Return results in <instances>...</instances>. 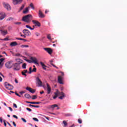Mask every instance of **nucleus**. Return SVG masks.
I'll use <instances>...</instances> for the list:
<instances>
[{"label":"nucleus","instance_id":"nucleus-12","mask_svg":"<svg viewBox=\"0 0 127 127\" xmlns=\"http://www.w3.org/2000/svg\"><path fill=\"white\" fill-rule=\"evenodd\" d=\"M3 6L5 7V8H6L7 10H10L11 9V8L10 7V5L8 4H6L5 3H3Z\"/></svg>","mask_w":127,"mask_h":127},{"label":"nucleus","instance_id":"nucleus-61","mask_svg":"<svg viewBox=\"0 0 127 127\" xmlns=\"http://www.w3.org/2000/svg\"><path fill=\"white\" fill-rule=\"evenodd\" d=\"M35 34H36V36H39V35H40L39 33H38V32L36 33Z\"/></svg>","mask_w":127,"mask_h":127},{"label":"nucleus","instance_id":"nucleus-36","mask_svg":"<svg viewBox=\"0 0 127 127\" xmlns=\"http://www.w3.org/2000/svg\"><path fill=\"white\" fill-rule=\"evenodd\" d=\"M21 120H22V121L23 122V123H26V120H25V119H24L23 118H21Z\"/></svg>","mask_w":127,"mask_h":127},{"label":"nucleus","instance_id":"nucleus-14","mask_svg":"<svg viewBox=\"0 0 127 127\" xmlns=\"http://www.w3.org/2000/svg\"><path fill=\"white\" fill-rule=\"evenodd\" d=\"M47 94H50V93H51V87L48 83H47Z\"/></svg>","mask_w":127,"mask_h":127},{"label":"nucleus","instance_id":"nucleus-41","mask_svg":"<svg viewBox=\"0 0 127 127\" xmlns=\"http://www.w3.org/2000/svg\"><path fill=\"white\" fill-rule=\"evenodd\" d=\"M33 121H35V122H39V120L37 119V118H33Z\"/></svg>","mask_w":127,"mask_h":127},{"label":"nucleus","instance_id":"nucleus-8","mask_svg":"<svg viewBox=\"0 0 127 127\" xmlns=\"http://www.w3.org/2000/svg\"><path fill=\"white\" fill-rule=\"evenodd\" d=\"M44 49L49 53V54H52V52H53V51L52 50V49L50 48H44Z\"/></svg>","mask_w":127,"mask_h":127},{"label":"nucleus","instance_id":"nucleus-48","mask_svg":"<svg viewBox=\"0 0 127 127\" xmlns=\"http://www.w3.org/2000/svg\"><path fill=\"white\" fill-rule=\"evenodd\" d=\"M24 93H25V92H24V91H20L19 92V94H20L21 95H23V94H24Z\"/></svg>","mask_w":127,"mask_h":127},{"label":"nucleus","instance_id":"nucleus-39","mask_svg":"<svg viewBox=\"0 0 127 127\" xmlns=\"http://www.w3.org/2000/svg\"><path fill=\"white\" fill-rule=\"evenodd\" d=\"M71 116H72V115L70 113L65 114V117H71Z\"/></svg>","mask_w":127,"mask_h":127},{"label":"nucleus","instance_id":"nucleus-45","mask_svg":"<svg viewBox=\"0 0 127 127\" xmlns=\"http://www.w3.org/2000/svg\"><path fill=\"white\" fill-rule=\"evenodd\" d=\"M33 108H40V106L38 105H33Z\"/></svg>","mask_w":127,"mask_h":127},{"label":"nucleus","instance_id":"nucleus-3","mask_svg":"<svg viewBox=\"0 0 127 127\" xmlns=\"http://www.w3.org/2000/svg\"><path fill=\"white\" fill-rule=\"evenodd\" d=\"M4 86L7 89V90H12L13 89V86L11 84L8 83L7 82H5Z\"/></svg>","mask_w":127,"mask_h":127},{"label":"nucleus","instance_id":"nucleus-22","mask_svg":"<svg viewBox=\"0 0 127 127\" xmlns=\"http://www.w3.org/2000/svg\"><path fill=\"white\" fill-rule=\"evenodd\" d=\"M15 60L17 62L18 64H19V65L22 63V60H20V59H17Z\"/></svg>","mask_w":127,"mask_h":127},{"label":"nucleus","instance_id":"nucleus-26","mask_svg":"<svg viewBox=\"0 0 127 127\" xmlns=\"http://www.w3.org/2000/svg\"><path fill=\"white\" fill-rule=\"evenodd\" d=\"M20 47L21 48H24V47L26 48H27L29 47V46L27 45H22L20 46Z\"/></svg>","mask_w":127,"mask_h":127},{"label":"nucleus","instance_id":"nucleus-35","mask_svg":"<svg viewBox=\"0 0 127 127\" xmlns=\"http://www.w3.org/2000/svg\"><path fill=\"white\" fill-rule=\"evenodd\" d=\"M32 68L31 67H29V74H31V73H32Z\"/></svg>","mask_w":127,"mask_h":127},{"label":"nucleus","instance_id":"nucleus-23","mask_svg":"<svg viewBox=\"0 0 127 127\" xmlns=\"http://www.w3.org/2000/svg\"><path fill=\"white\" fill-rule=\"evenodd\" d=\"M59 94H60V91L58 90H57V91L54 93L55 96H56L57 97H58Z\"/></svg>","mask_w":127,"mask_h":127},{"label":"nucleus","instance_id":"nucleus-21","mask_svg":"<svg viewBox=\"0 0 127 127\" xmlns=\"http://www.w3.org/2000/svg\"><path fill=\"white\" fill-rule=\"evenodd\" d=\"M24 97L26 98V99H31V98H32L31 96H30V95L28 93L25 94Z\"/></svg>","mask_w":127,"mask_h":127},{"label":"nucleus","instance_id":"nucleus-5","mask_svg":"<svg viewBox=\"0 0 127 127\" xmlns=\"http://www.w3.org/2000/svg\"><path fill=\"white\" fill-rule=\"evenodd\" d=\"M36 83L38 84V87H42V81L39 78V77H37L36 78Z\"/></svg>","mask_w":127,"mask_h":127},{"label":"nucleus","instance_id":"nucleus-54","mask_svg":"<svg viewBox=\"0 0 127 127\" xmlns=\"http://www.w3.org/2000/svg\"><path fill=\"white\" fill-rule=\"evenodd\" d=\"M16 39H17V40H23L21 38H16Z\"/></svg>","mask_w":127,"mask_h":127},{"label":"nucleus","instance_id":"nucleus-32","mask_svg":"<svg viewBox=\"0 0 127 127\" xmlns=\"http://www.w3.org/2000/svg\"><path fill=\"white\" fill-rule=\"evenodd\" d=\"M64 97H65V95H62L59 97V99H60V100H63Z\"/></svg>","mask_w":127,"mask_h":127},{"label":"nucleus","instance_id":"nucleus-49","mask_svg":"<svg viewBox=\"0 0 127 127\" xmlns=\"http://www.w3.org/2000/svg\"><path fill=\"white\" fill-rule=\"evenodd\" d=\"M12 117H13V118L16 119V120H17V119H18V117H17V116H16V115H13Z\"/></svg>","mask_w":127,"mask_h":127},{"label":"nucleus","instance_id":"nucleus-13","mask_svg":"<svg viewBox=\"0 0 127 127\" xmlns=\"http://www.w3.org/2000/svg\"><path fill=\"white\" fill-rule=\"evenodd\" d=\"M26 90H27V91H29V92H30V93H31L32 94H34V93H35V90L29 87H27L26 88Z\"/></svg>","mask_w":127,"mask_h":127},{"label":"nucleus","instance_id":"nucleus-9","mask_svg":"<svg viewBox=\"0 0 127 127\" xmlns=\"http://www.w3.org/2000/svg\"><path fill=\"white\" fill-rule=\"evenodd\" d=\"M23 0H13V3L15 5L16 4H20L22 2Z\"/></svg>","mask_w":127,"mask_h":127},{"label":"nucleus","instance_id":"nucleus-33","mask_svg":"<svg viewBox=\"0 0 127 127\" xmlns=\"http://www.w3.org/2000/svg\"><path fill=\"white\" fill-rule=\"evenodd\" d=\"M21 74L22 75H23V76H25V77H26V76H27V75H26V73H25L23 71L21 72Z\"/></svg>","mask_w":127,"mask_h":127},{"label":"nucleus","instance_id":"nucleus-7","mask_svg":"<svg viewBox=\"0 0 127 127\" xmlns=\"http://www.w3.org/2000/svg\"><path fill=\"white\" fill-rule=\"evenodd\" d=\"M32 22L35 24V26H38V27H40V26H41V24L38 21L33 20L32 21Z\"/></svg>","mask_w":127,"mask_h":127},{"label":"nucleus","instance_id":"nucleus-6","mask_svg":"<svg viewBox=\"0 0 127 127\" xmlns=\"http://www.w3.org/2000/svg\"><path fill=\"white\" fill-rule=\"evenodd\" d=\"M23 33L25 34L26 36H30V35H31L30 31L26 29L23 30Z\"/></svg>","mask_w":127,"mask_h":127},{"label":"nucleus","instance_id":"nucleus-51","mask_svg":"<svg viewBox=\"0 0 127 127\" xmlns=\"http://www.w3.org/2000/svg\"><path fill=\"white\" fill-rule=\"evenodd\" d=\"M15 94L16 96H18V97H19L20 98V97H21V96L19 95V94H18V93H17V92H15Z\"/></svg>","mask_w":127,"mask_h":127},{"label":"nucleus","instance_id":"nucleus-50","mask_svg":"<svg viewBox=\"0 0 127 127\" xmlns=\"http://www.w3.org/2000/svg\"><path fill=\"white\" fill-rule=\"evenodd\" d=\"M78 122L79 124H82V120L78 119Z\"/></svg>","mask_w":127,"mask_h":127},{"label":"nucleus","instance_id":"nucleus-24","mask_svg":"<svg viewBox=\"0 0 127 127\" xmlns=\"http://www.w3.org/2000/svg\"><path fill=\"white\" fill-rule=\"evenodd\" d=\"M59 94H60V91L58 90H57V91L54 93L55 96H56L57 97H58Z\"/></svg>","mask_w":127,"mask_h":127},{"label":"nucleus","instance_id":"nucleus-25","mask_svg":"<svg viewBox=\"0 0 127 127\" xmlns=\"http://www.w3.org/2000/svg\"><path fill=\"white\" fill-rule=\"evenodd\" d=\"M14 18L12 17H9L7 19L6 21H11L12 20H13Z\"/></svg>","mask_w":127,"mask_h":127},{"label":"nucleus","instance_id":"nucleus-37","mask_svg":"<svg viewBox=\"0 0 127 127\" xmlns=\"http://www.w3.org/2000/svg\"><path fill=\"white\" fill-rule=\"evenodd\" d=\"M32 99V100H35V99H37V96L36 95H33Z\"/></svg>","mask_w":127,"mask_h":127},{"label":"nucleus","instance_id":"nucleus-29","mask_svg":"<svg viewBox=\"0 0 127 127\" xmlns=\"http://www.w3.org/2000/svg\"><path fill=\"white\" fill-rule=\"evenodd\" d=\"M63 123L64 125V127H66V126H67L68 125V124H67V122H66V121H64L63 122Z\"/></svg>","mask_w":127,"mask_h":127},{"label":"nucleus","instance_id":"nucleus-4","mask_svg":"<svg viewBox=\"0 0 127 127\" xmlns=\"http://www.w3.org/2000/svg\"><path fill=\"white\" fill-rule=\"evenodd\" d=\"M12 61H10L7 62H6L5 64V66L7 68V69H10L12 67V64L13 63Z\"/></svg>","mask_w":127,"mask_h":127},{"label":"nucleus","instance_id":"nucleus-62","mask_svg":"<svg viewBox=\"0 0 127 127\" xmlns=\"http://www.w3.org/2000/svg\"><path fill=\"white\" fill-rule=\"evenodd\" d=\"M21 24V22H16V23H15V24H16V25H17V24Z\"/></svg>","mask_w":127,"mask_h":127},{"label":"nucleus","instance_id":"nucleus-60","mask_svg":"<svg viewBox=\"0 0 127 127\" xmlns=\"http://www.w3.org/2000/svg\"><path fill=\"white\" fill-rule=\"evenodd\" d=\"M2 54H5L6 56H7V54H6V53H5V52H2Z\"/></svg>","mask_w":127,"mask_h":127},{"label":"nucleus","instance_id":"nucleus-57","mask_svg":"<svg viewBox=\"0 0 127 127\" xmlns=\"http://www.w3.org/2000/svg\"><path fill=\"white\" fill-rule=\"evenodd\" d=\"M27 62H28V63H31V61L29 60H26Z\"/></svg>","mask_w":127,"mask_h":127},{"label":"nucleus","instance_id":"nucleus-42","mask_svg":"<svg viewBox=\"0 0 127 127\" xmlns=\"http://www.w3.org/2000/svg\"><path fill=\"white\" fill-rule=\"evenodd\" d=\"M8 40H9V39H8V38L7 37L3 39L4 41H8Z\"/></svg>","mask_w":127,"mask_h":127},{"label":"nucleus","instance_id":"nucleus-58","mask_svg":"<svg viewBox=\"0 0 127 127\" xmlns=\"http://www.w3.org/2000/svg\"><path fill=\"white\" fill-rule=\"evenodd\" d=\"M15 56H17V57L20 56V54H19V53L16 54Z\"/></svg>","mask_w":127,"mask_h":127},{"label":"nucleus","instance_id":"nucleus-11","mask_svg":"<svg viewBox=\"0 0 127 127\" xmlns=\"http://www.w3.org/2000/svg\"><path fill=\"white\" fill-rule=\"evenodd\" d=\"M5 17V13L3 12H0V20H2Z\"/></svg>","mask_w":127,"mask_h":127},{"label":"nucleus","instance_id":"nucleus-27","mask_svg":"<svg viewBox=\"0 0 127 127\" xmlns=\"http://www.w3.org/2000/svg\"><path fill=\"white\" fill-rule=\"evenodd\" d=\"M28 7L25 8V10L23 11V13H27V12L28 11Z\"/></svg>","mask_w":127,"mask_h":127},{"label":"nucleus","instance_id":"nucleus-16","mask_svg":"<svg viewBox=\"0 0 127 127\" xmlns=\"http://www.w3.org/2000/svg\"><path fill=\"white\" fill-rule=\"evenodd\" d=\"M63 77H62V76H58V81L60 84H63Z\"/></svg>","mask_w":127,"mask_h":127},{"label":"nucleus","instance_id":"nucleus-52","mask_svg":"<svg viewBox=\"0 0 127 127\" xmlns=\"http://www.w3.org/2000/svg\"><path fill=\"white\" fill-rule=\"evenodd\" d=\"M21 36H22V37H24V38H26V36L25 34H24V35L21 34Z\"/></svg>","mask_w":127,"mask_h":127},{"label":"nucleus","instance_id":"nucleus-1","mask_svg":"<svg viewBox=\"0 0 127 127\" xmlns=\"http://www.w3.org/2000/svg\"><path fill=\"white\" fill-rule=\"evenodd\" d=\"M22 20L24 21V22H27V23H29L32 20V15L31 14H28L25 15L22 17Z\"/></svg>","mask_w":127,"mask_h":127},{"label":"nucleus","instance_id":"nucleus-53","mask_svg":"<svg viewBox=\"0 0 127 127\" xmlns=\"http://www.w3.org/2000/svg\"><path fill=\"white\" fill-rule=\"evenodd\" d=\"M32 72H36V68L34 67L32 70Z\"/></svg>","mask_w":127,"mask_h":127},{"label":"nucleus","instance_id":"nucleus-59","mask_svg":"<svg viewBox=\"0 0 127 127\" xmlns=\"http://www.w3.org/2000/svg\"><path fill=\"white\" fill-rule=\"evenodd\" d=\"M8 109L10 111V112H12L13 110L12 108H11V107H8Z\"/></svg>","mask_w":127,"mask_h":127},{"label":"nucleus","instance_id":"nucleus-19","mask_svg":"<svg viewBox=\"0 0 127 127\" xmlns=\"http://www.w3.org/2000/svg\"><path fill=\"white\" fill-rule=\"evenodd\" d=\"M40 64L44 70H46V67H47V66H46L42 62H40Z\"/></svg>","mask_w":127,"mask_h":127},{"label":"nucleus","instance_id":"nucleus-18","mask_svg":"<svg viewBox=\"0 0 127 127\" xmlns=\"http://www.w3.org/2000/svg\"><path fill=\"white\" fill-rule=\"evenodd\" d=\"M0 32L2 34V35H3V36H4L7 34V30L4 31L3 30H1Z\"/></svg>","mask_w":127,"mask_h":127},{"label":"nucleus","instance_id":"nucleus-47","mask_svg":"<svg viewBox=\"0 0 127 127\" xmlns=\"http://www.w3.org/2000/svg\"><path fill=\"white\" fill-rule=\"evenodd\" d=\"M13 107L15 108V109H17V105L15 103L13 104Z\"/></svg>","mask_w":127,"mask_h":127},{"label":"nucleus","instance_id":"nucleus-43","mask_svg":"<svg viewBox=\"0 0 127 127\" xmlns=\"http://www.w3.org/2000/svg\"><path fill=\"white\" fill-rule=\"evenodd\" d=\"M56 107H58V105L57 104L52 105V108H55Z\"/></svg>","mask_w":127,"mask_h":127},{"label":"nucleus","instance_id":"nucleus-46","mask_svg":"<svg viewBox=\"0 0 127 127\" xmlns=\"http://www.w3.org/2000/svg\"><path fill=\"white\" fill-rule=\"evenodd\" d=\"M26 110H27V111H28L29 112H32V110H31V109H30V108H26Z\"/></svg>","mask_w":127,"mask_h":127},{"label":"nucleus","instance_id":"nucleus-44","mask_svg":"<svg viewBox=\"0 0 127 127\" xmlns=\"http://www.w3.org/2000/svg\"><path fill=\"white\" fill-rule=\"evenodd\" d=\"M26 27H27V28H29L30 30L31 29V27L28 25H26Z\"/></svg>","mask_w":127,"mask_h":127},{"label":"nucleus","instance_id":"nucleus-15","mask_svg":"<svg viewBox=\"0 0 127 127\" xmlns=\"http://www.w3.org/2000/svg\"><path fill=\"white\" fill-rule=\"evenodd\" d=\"M26 103H27V104H32V105H39V104H41V102H40L26 101Z\"/></svg>","mask_w":127,"mask_h":127},{"label":"nucleus","instance_id":"nucleus-40","mask_svg":"<svg viewBox=\"0 0 127 127\" xmlns=\"http://www.w3.org/2000/svg\"><path fill=\"white\" fill-rule=\"evenodd\" d=\"M3 61H4V59L3 58L0 59V63H1V64L2 62H3Z\"/></svg>","mask_w":127,"mask_h":127},{"label":"nucleus","instance_id":"nucleus-55","mask_svg":"<svg viewBox=\"0 0 127 127\" xmlns=\"http://www.w3.org/2000/svg\"><path fill=\"white\" fill-rule=\"evenodd\" d=\"M12 124H13L14 127H16V124H15V122H13Z\"/></svg>","mask_w":127,"mask_h":127},{"label":"nucleus","instance_id":"nucleus-17","mask_svg":"<svg viewBox=\"0 0 127 127\" xmlns=\"http://www.w3.org/2000/svg\"><path fill=\"white\" fill-rule=\"evenodd\" d=\"M39 16L41 18H43L44 17H45L43 13H42V11H41V10H39Z\"/></svg>","mask_w":127,"mask_h":127},{"label":"nucleus","instance_id":"nucleus-64","mask_svg":"<svg viewBox=\"0 0 127 127\" xmlns=\"http://www.w3.org/2000/svg\"><path fill=\"white\" fill-rule=\"evenodd\" d=\"M23 71L25 73H27V72H28L27 69L23 70Z\"/></svg>","mask_w":127,"mask_h":127},{"label":"nucleus","instance_id":"nucleus-10","mask_svg":"<svg viewBox=\"0 0 127 127\" xmlns=\"http://www.w3.org/2000/svg\"><path fill=\"white\" fill-rule=\"evenodd\" d=\"M30 60L32 61V63H34L38 65V63L37 62V59L36 58L31 57Z\"/></svg>","mask_w":127,"mask_h":127},{"label":"nucleus","instance_id":"nucleus-2","mask_svg":"<svg viewBox=\"0 0 127 127\" xmlns=\"http://www.w3.org/2000/svg\"><path fill=\"white\" fill-rule=\"evenodd\" d=\"M12 67L14 71H19L20 70V64L18 63L13 64Z\"/></svg>","mask_w":127,"mask_h":127},{"label":"nucleus","instance_id":"nucleus-63","mask_svg":"<svg viewBox=\"0 0 127 127\" xmlns=\"http://www.w3.org/2000/svg\"><path fill=\"white\" fill-rule=\"evenodd\" d=\"M7 125H8V126H10V127H12V126H11V125H10V124H9V123L7 122Z\"/></svg>","mask_w":127,"mask_h":127},{"label":"nucleus","instance_id":"nucleus-28","mask_svg":"<svg viewBox=\"0 0 127 127\" xmlns=\"http://www.w3.org/2000/svg\"><path fill=\"white\" fill-rule=\"evenodd\" d=\"M22 67L23 68V69H26V64L25 63L23 64L22 65Z\"/></svg>","mask_w":127,"mask_h":127},{"label":"nucleus","instance_id":"nucleus-38","mask_svg":"<svg viewBox=\"0 0 127 127\" xmlns=\"http://www.w3.org/2000/svg\"><path fill=\"white\" fill-rule=\"evenodd\" d=\"M59 95H61V96H65V93L63 92H60Z\"/></svg>","mask_w":127,"mask_h":127},{"label":"nucleus","instance_id":"nucleus-56","mask_svg":"<svg viewBox=\"0 0 127 127\" xmlns=\"http://www.w3.org/2000/svg\"><path fill=\"white\" fill-rule=\"evenodd\" d=\"M3 123L4 127H6V123H5V120H3Z\"/></svg>","mask_w":127,"mask_h":127},{"label":"nucleus","instance_id":"nucleus-20","mask_svg":"<svg viewBox=\"0 0 127 127\" xmlns=\"http://www.w3.org/2000/svg\"><path fill=\"white\" fill-rule=\"evenodd\" d=\"M16 45H17V43L16 42H12L10 44V46L12 47L16 46Z\"/></svg>","mask_w":127,"mask_h":127},{"label":"nucleus","instance_id":"nucleus-34","mask_svg":"<svg viewBox=\"0 0 127 127\" xmlns=\"http://www.w3.org/2000/svg\"><path fill=\"white\" fill-rule=\"evenodd\" d=\"M30 6L31 7L32 9H34V6H33V4L32 3H31L30 4Z\"/></svg>","mask_w":127,"mask_h":127},{"label":"nucleus","instance_id":"nucleus-31","mask_svg":"<svg viewBox=\"0 0 127 127\" xmlns=\"http://www.w3.org/2000/svg\"><path fill=\"white\" fill-rule=\"evenodd\" d=\"M24 8V4H22V6L20 7L19 11H21V10H22L23 8Z\"/></svg>","mask_w":127,"mask_h":127},{"label":"nucleus","instance_id":"nucleus-30","mask_svg":"<svg viewBox=\"0 0 127 127\" xmlns=\"http://www.w3.org/2000/svg\"><path fill=\"white\" fill-rule=\"evenodd\" d=\"M47 37L49 40H51V35L48 34Z\"/></svg>","mask_w":127,"mask_h":127}]
</instances>
